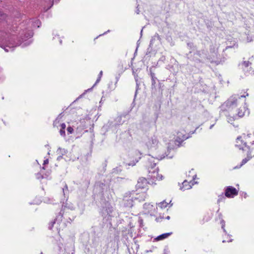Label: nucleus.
Returning a JSON list of instances; mask_svg holds the SVG:
<instances>
[{
    "label": "nucleus",
    "mask_w": 254,
    "mask_h": 254,
    "mask_svg": "<svg viewBox=\"0 0 254 254\" xmlns=\"http://www.w3.org/2000/svg\"><path fill=\"white\" fill-rule=\"evenodd\" d=\"M248 96V93L246 95H233L221 105V110L229 113L227 116L229 123L232 124L234 120L244 116L246 112L245 97Z\"/></svg>",
    "instance_id": "f257e3e1"
},
{
    "label": "nucleus",
    "mask_w": 254,
    "mask_h": 254,
    "mask_svg": "<svg viewBox=\"0 0 254 254\" xmlns=\"http://www.w3.org/2000/svg\"><path fill=\"white\" fill-rule=\"evenodd\" d=\"M41 22L38 19L29 20L27 23H20L17 27H13L11 32L14 34L13 40L16 42H20L19 46L23 41L33 36L32 28H38Z\"/></svg>",
    "instance_id": "f03ea898"
},
{
    "label": "nucleus",
    "mask_w": 254,
    "mask_h": 254,
    "mask_svg": "<svg viewBox=\"0 0 254 254\" xmlns=\"http://www.w3.org/2000/svg\"><path fill=\"white\" fill-rule=\"evenodd\" d=\"M14 34H10L4 31H0V47L6 52L13 51L20 44V42L13 40Z\"/></svg>",
    "instance_id": "7ed1b4c3"
},
{
    "label": "nucleus",
    "mask_w": 254,
    "mask_h": 254,
    "mask_svg": "<svg viewBox=\"0 0 254 254\" xmlns=\"http://www.w3.org/2000/svg\"><path fill=\"white\" fill-rule=\"evenodd\" d=\"M149 163L150 164L148 168V178L152 179V181L162 180L163 176L158 173L159 169L158 167H156V163L154 162V161L152 162L150 160L149 161Z\"/></svg>",
    "instance_id": "20e7f679"
},
{
    "label": "nucleus",
    "mask_w": 254,
    "mask_h": 254,
    "mask_svg": "<svg viewBox=\"0 0 254 254\" xmlns=\"http://www.w3.org/2000/svg\"><path fill=\"white\" fill-rule=\"evenodd\" d=\"M134 191L126 193L123 198L124 205L126 207L131 208L133 205L134 198H138Z\"/></svg>",
    "instance_id": "39448f33"
},
{
    "label": "nucleus",
    "mask_w": 254,
    "mask_h": 254,
    "mask_svg": "<svg viewBox=\"0 0 254 254\" xmlns=\"http://www.w3.org/2000/svg\"><path fill=\"white\" fill-rule=\"evenodd\" d=\"M159 143V140L157 136L155 135L148 137L147 139L145 141V145L148 149L152 151L157 148Z\"/></svg>",
    "instance_id": "423d86ee"
},
{
    "label": "nucleus",
    "mask_w": 254,
    "mask_h": 254,
    "mask_svg": "<svg viewBox=\"0 0 254 254\" xmlns=\"http://www.w3.org/2000/svg\"><path fill=\"white\" fill-rule=\"evenodd\" d=\"M218 49L217 46L214 47L210 48V53L208 56V59L210 62L214 63L217 64H220V61L218 59Z\"/></svg>",
    "instance_id": "0eeeda50"
},
{
    "label": "nucleus",
    "mask_w": 254,
    "mask_h": 254,
    "mask_svg": "<svg viewBox=\"0 0 254 254\" xmlns=\"http://www.w3.org/2000/svg\"><path fill=\"white\" fill-rule=\"evenodd\" d=\"M143 212L145 214L154 215L156 212L157 207L150 203H145L143 205Z\"/></svg>",
    "instance_id": "6e6552de"
},
{
    "label": "nucleus",
    "mask_w": 254,
    "mask_h": 254,
    "mask_svg": "<svg viewBox=\"0 0 254 254\" xmlns=\"http://www.w3.org/2000/svg\"><path fill=\"white\" fill-rule=\"evenodd\" d=\"M189 137V136L186 133V131L181 129L177 132L176 141L181 143Z\"/></svg>",
    "instance_id": "1a4fd4ad"
},
{
    "label": "nucleus",
    "mask_w": 254,
    "mask_h": 254,
    "mask_svg": "<svg viewBox=\"0 0 254 254\" xmlns=\"http://www.w3.org/2000/svg\"><path fill=\"white\" fill-rule=\"evenodd\" d=\"M238 193L237 190L231 186L228 187L225 190V196L227 197H233L234 196L237 195Z\"/></svg>",
    "instance_id": "9d476101"
},
{
    "label": "nucleus",
    "mask_w": 254,
    "mask_h": 254,
    "mask_svg": "<svg viewBox=\"0 0 254 254\" xmlns=\"http://www.w3.org/2000/svg\"><path fill=\"white\" fill-rule=\"evenodd\" d=\"M251 64V63L249 61H244L240 64L242 68L247 74H253L254 72V70H253L251 67L249 68V66Z\"/></svg>",
    "instance_id": "9b49d317"
},
{
    "label": "nucleus",
    "mask_w": 254,
    "mask_h": 254,
    "mask_svg": "<svg viewBox=\"0 0 254 254\" xmlns=\"http://www.w3.org/2000/svg\"><path fill=\"white\" fill-rule=\"evenodd\" d=\"M148 181L144 178H140L138 179L136 184V188L137 189H144L146 190L148 185Z\"/></svg>",
    "instance_id": "f8f14e48"
},
{
    "label": "nucleus",
    "mask_w": 254,
    "mask_h": 254,
    "mask_svg": "<svg viewBox=\"0 0 254 254\" xmlns=\"http://www.w3.org/2000/svg\"><path fill=\"white\" fill-rule=\"evenodd\" d=\"M236 146L240 149L243 150L244 147H247V143L242 140V136H239L236 139Z\"/></svg>",
    "instance_id": "ddd939ff"
},
{
    "label": "nucleus",
    "mask_w": 254,
    "mask_h": 254,
    "mask_svg": "<svg viewBox=\"0 0 254 254\" xmlns=\"http://www.w3.org/2000/svg\"><path fill=\"white\" fill-rule=\"evenodd\" d=\"M194 183L191 182V180L188 182L187 180L184 181L182 183V187L180 188V189L184 191L187 190H189L191 188L192 185H193Z\"/></svg>",
    "instance_id": "4468645a"
},
{
    "label": "nucleus",
    "mask_w": 254,
    "mask_h": 254,
    "mask_svg": "<svg viewBox=\"0 0 254 254\" xmlns=\"http://www.w3.org/2000/svg\"><path fill=\"white\" fill-rule=\"evenodd\" d=\"M64 214V213L62 212V210H61L60 212L59 213L58 215L57 216L55 220L53 222H52L51 223V225L49 226V229H51L52 228L54 224L56 223V222H57V223L59 224L62 221Z\"/></svg>",
    "instance_id": "2eb2a0df"
},
{
    "label": "nucleus",
    "mask_w": 254,
    "mask_h": 254,
    "mask_svg": "<svg viewBox=\"0 0 254 254\" xmlns=\"http://www.w3.org/2000/svg\"><path fill=\"white\" fill-rule=\"evenodd\" d=\"M135 193V196L138 198H134V200H138L139 201H144L147 196V194L145 191L137 193L134 191Z\"/></svg>",
    "instance_id": "dca6fc26"
},
{
    "label": "nucleus",
    "mask_w": 254,
    "mask_h": 254,
    "mask_svg": "<svg viewBox=\"0 0 254 254\" xmlns=\"http://www.w3.org/2000/svg\"><path fill=\"white\" fill-rule=\"evenodd\" d=\"M252 158H253V156L251 155V151H250L249 152H248V153L247 154V157L246 158L243 159L239 167L236 166L235 167H234V168L237 169V168H239L241 167L243 165L245 164L248 161H249Z\"/></svg>",
    "instance_id": "f3484780"
},
{
    "label": "nucleus",
    "mask_w": 254,
    "mask_h": 254,
    "mask_svg": "<svg viewBox=\"0 0 254 254\" xmlns=\"http://www.w3.org/2000/svg\"><path fill=\"white\" fill-rule=\"evenodd\" d=\"M172 234V232H170V233H164L163 234H161L159 236H158V237H157L156 238H155V240L156 241H160V240H164L167 238H168L169 236H170L171 234Z\"/></svg>",
    "instance_id": "a211bd4d"
},
{
    "label": "nucleus",
    "mask_w": 254,
    "mask_h": 254,
    "mask_svg": "<svg viewBox=\"0 0 254 254\" xmlns=\"http://www.w3.org/2000/svg\"><path fill=\"white\" fill-rule=\"evenodd\" d=\"M67 152V151L65 149L59 147L57 150V153L60 155V156L58 157V159L60 160L62 157V156L65 154Z\"/></svg>",
    "instance_id": "6ab92c4d"
},
{
    "label": "nucleus",
    "mask_w": 254,
    "mask_h": 254,
    "mask_svg": "<svg viewBox=\"0 0 254 254\" xmlns=\"http://www.w3.org/2000/svg\"><path fill=\"white\" fill-rule=\"evenodd\" d=\"M188 176H189V177H190L191 178V181L194 180L196 177V175L194 173V171L193 169H192L191 171H190L189 172Z\"/></svg>",
    "instance_id": "aec40b11"
},
{
    "label": "nucleus",
    "mask_w": 254,
    "mask_h": 254,
    "mask_svg": "<svg viewBox=\"0 0 254 254\" xmlns=\"http://www.w3.org/2000/svg\"><path fill=\"white\" fill-rule=\"evenodd\" d=\"M168 204L169 203L166 202L165 201H163L162 202L158 203V205L161 208H165L168 206Z\"/></svg>",
    "instance_id": "412c9836"
},
{
    "label": "nucleus",
    "mask_w": 254,
    "mask_h": 254,
    "mask_svg": "<svg viewBox=\"0 0 254 254\" xmlns=\"http://www.w3.org/2000/svg\"><path fill=\"white\" fill-rule=\"evenodd\" d=\"M151 80H152V85L153 86H155L156 83V81L157 80V78L155 76V74L154 73H151Z\"/></svg>",
    "instance_id": "4be33fe9"
},
{
    "label": "nucleus",
    "mask_w": 254,
    "mask_h": 254,
    "mask_svg": "<svg viewBox=\"0 0 254 254\" xmlns=\"http://www.w3.org/2000/svg\"><path fill=\"white\" fill-rule=\"evenodd\" d=\"M166 156L168 158H172V156H169L168 155H166V156H165V155L158 156H156V157L158 160H162L163 158H164Z\"/></svg>",
    "instance_id": "5701e85b"
},
{
    "label": "nucleus",
    "mask_w": 254,
    "mask_h": 254,
    "mask_svg": "<svg viewBox=\"0 0 254 254\" xmlns=\"http://www.w3.org/2000/svg\"><path fill=\"white\" fill-rule=\"evenodd\" d=\"M63 191L64 195L68 194V188L66 185L63 188Z\"/></svg>",
    "instance_id": "b1692460"
},
{
    "label": "nucleus",
    "mask_w": 254,
    "mask_h": 254,
    "mask_svg": "<svg viewBox=\"0 0 254 254\" xmlns=\"http://www.w3.org/2000/svg\"><path fill=\"white\" fill-rule=\"evenodd\" d=\"M221 227L223 229L224 232L226 234H227L226 231L225 229V221L224 220H221Z\"/></svg>",
    "instance_id": "393cba45"
},
{
    "label": "nucleus",
    "mask_w": 254,
    "mask_h": 254,
    "mask_svg": "<svg viewBox=\"0 0 254 254\" xmlns=\"http://www.w3.org/2000/svg\"><path fill=\"white\" fill-rule=\"evenodd\" d=\"M224 199H225L224 196L223 194L220 195L219 196V198L218 199L217 201L218 203H219L220 202L223 201Z\"/></svg>",
    "instance_id": "a878e982"
},
{
    "label": "nucleus",
    "mask_w": 254,
    "mask_h": 254,
    "mask_svg": "<svg viewBox=\"0 0 254 254\" xmlns=\"http://www.w3.org/2000/svg\"><path fill=\"white\" fill-rule=\"evenodd\" d=\"M65 129L61 128L60 130V133L61 135L64 137L65 136Z\"/></svg>",
    "instance_id": "bb28decb"
},
{
    "label": "nucleus",
    "mask_w": 254,
    "mask_h": 254,
    "mask_svg": "<svg viewBox=\"0 0 254 254\" xmlns=\"http://www.w3.org/2000/svg\"><path fill=\"white\" fill-rule=\"evenodd\" d=\"M67 131L68 133L71 134V133H72L73 132V128L72 127H68L67 128Z\"/></svg>",
    "instance_id": "cd10ccee"
},
{
    "label": "nucleus",
    "mask_w": 254,
    "mask_h": 254,
    "mask_svg": "<svg viewBox=\"0 0 254 254\" xmlns=\"http://www.w3.org/2000/svg\"><path fill=\"white\" fill-rule=\"evenodd\" d=\"M59 254H69V253H67L65 250L60 249Z\"/></svg>",
    "instance_id": "c85d7f7f"
},
{
    "label": "nucleus",
    "mask_w": 254,
    "mask_h": 254,
    "mask_svg": "<svg viewBox=\"0 0 254 254\" xmlns=\"http://www.w3.org/2000/svg\"><path fill=\"white\" fill-rule=\"evenodd\" d=\"M5 17V15L3 14L2 12L0 11V21L2 20L4 17Z\"/></svg>",
    "instance_id": "c756f323"
},
{
    "label": "nucleus",
    "mask_w": 254,
    "mask_h": 254,
    "mask_svg": "<svg viewBox=\"0 0 254 254\" xmlns=\"http://www.w3.org/2000/svg\"><path fill=\"white\" fill-rule=\"evenodd\" d=\"M36 178H37V179H40L43 178V177H42V176L41 175V174H40V173H38V174L36 175Z\"/></svg>",
    "instance_id": "7c9ffc66"
},
{
    "label": "nucleus",
    "mask_w": 254,
    "mask_h": 254,
    "mask_svg": "<svg viewBox=\"0 0 254 254\" xmlns=\"http://www.w3.org/2000/svg\"><path fill=\"white\" fill-rule=\"evenodd\" d=\"M61 128L65 129L66 127V125L64 123H63L61 125Z\"/></svg>",
    "instance_id": "2f4dec72"
},
{
    "label": "nucleus",
    "mask_w": 254,
    "mask_h": 254,
    "mask_svg": "<svg viewBox=\"0 0 254 254\" xmlns=\"http://www.w3.org/2000/svg\"><path fill=\"white\" fill-rule=\"evenodd\" d=\"M101 80V78L100 77H98V78H97V79L96 80V81L95 82V84H94V85L97 84V83H98Z\"/></svg>",
    "instance_id": "473e14b6"
},
{
    "label": "nucleus",
    "mask_w": 254,
    "mask_h": 254,
    "mask_svg": "<svg viewBox=\"0 0 254 254\" xmlns=\"http://www.w3.org/2000/svg\"><path fill=\"white\" fill-rule=\"evenodd\" d=\"M48 162H49L48 159H46L45 160H44L43 164L46 165V164H48Z\"/></svg>",
    "instance_id": "72a5a7b5"
},
{
    "label": "nucleus",
    "mask_w": 254,
    "mask_h": 254,
    "mask_svg": "<svg viewBox=\"0 0 254 254\" xmlns=\"http://www.w3.org/2000/svg\"><path fill=\"white\" fill-rule=\"evenodd\" d=\"M103 75V71H101L99 74V76L98 77H100V78H101L102 76Z\"/></svg>",
    "instance_id": "f704fd0d"
},
{
    "label": "nucleus",
    "mask_w": 254,
    "mask_h": 254,
    "mask_svg": "<svg viewBox=\"0 0 254 254\" xmlns=\"http://www.w3.org/2000/svg\"><path fill=\"white\" fill-rule=\"evenodd\" d=\"M138 162V160H136V161H135V162H134V163H132V164H128V165H132V166H133V165H134L135 164V163H136V162Z\"/></svg>",
    "instance_id": "c9c22d12"
},
{
    "label": "nucleus",
    "mask_w": 254,
    "mask_h": 254,
    "mask_svg": "<svg viewBox=\"0 0 254 254\" xmlns=\"http://www.w3.org/2000/svg\"><path fill=\"white\" fill-rule=\"evenodd\" d=\"M58 123V122H57V120H56L54 122V126H56L57 125V124Z\"/></svg>",
    "instance_id": "e433bc0d"
},
{
    "label": "nucleus",
    "mask_w": 254,
    "mask_h": 254,
    "mask_svg": "<svg viewBox=\"0 0 254 254\" xmlns=\"http://www.w3.org/2000/svg\"><path fill=\"white\" fill-rule=\"evenodd\" d=\"M58 39H59V41L60 43L61 44H62V40H61V39H60L59 37H58Z\"/></svg>",
    "instance_id": "4c0bfd02"
},
{
    "label": "nucleus",
    "mask_w": 254,
    "mask_h": 254,
    "mask_svg": "<svg viewBox=\"0 0 254 254\" xmlns=\"http://www.w3.org/2000/svg\"><path fill=\"white\" fill-rule=\"evenodd\" d=\"M139 221L140 224H141L142 223L143 220L142 219H140V220H139Z\"/></svg>",
    "instance_id": "58836bf2"
},
{
    "label": "nucleus",
    "mask_w": 254,
    "mask_h": 254,
    "mask_svg": "<svg viewBox=\"0 0 254 254\" xmlns=\"http://www.w3.org/2000/svg\"><path fill=\"white\" fill-rule=\"evenodd\" d=\"M214 125H212L211 126H210V129H211L212 128V127H213Z\"/></svg>",
    "instance_id": "ea45409f"
},
{
    "label": "nucleus",
    "mask_w": 254,
    "mask_h": 254,
    "mask_svg": "<svg viewBox=\"0 0 254 254\" xmlns=\"http://www.w3.org/2000/svg\"><path fill=\"white\" fill-rule=\"evenodd\" d=\"M232 239H230L229 241H228V242H231L232 241Z\"/></svg>",
    "instance_id": "a19ab883"
},
{
    "label": "nucleus",
    "mask_w": 254,
    "mask_h": 254,
    "mask_svg": "<svg viewBox=\"0 0 254 254\" xmlns=\"http://www.w3.org/2000/svg\"><path fill=\"white\" fill-rule=\"evenodd\" d=\"M118 120H121V118L120 117H119L117 118Z\"/></svg>",
    "instance_id": "79ce46f5"
},
{
    "label": "nucleus",
    "mask_w": 254,
    "mask_h": 254,
    "mask_svg": "<svg viewBox=\"0 0 254 254\" xmlns=\"http://www.w3.org/2000/svg\"><path fill=\"white\" fill-rule=\"evenodd\" d=\"M251 144L252 145H254V140L251 143Z\"/></svg>",
    "instance_id": "37998d69"
},
{
    "label": "nucleus",
    "mask_w": 254,
    "mask_h": 254,
    "mask_svg": "<svg viewBox=\"0 0 254 254\" xmlns=\"http://www.w3.org/2000/svg\"><path fill=\"white\" fill-rule=\"evenodd\" d=\"M166 219H170V216H167V217H166Z\"/></svg>",
    "instance_id": "c03bdc74"
},
{
    "label": "nucleus",
    "mask_w": 254,
    "mask_h": 254,
    "mask_svg": "<svg viewBox=\"0 0 254 254\" xmlns=\"http://www.w3.org/2000/svg\"><path fill=\"white\" fill-rule=\"evenodd\" d=\"M136 154H140V153L139 152H136Z\"/></svg>",
    "instance_id": "a18cd8bd"
},
{
    "label": "nucleus",
    "mask_w": 254,
    "mask_h": 254,
    "mask_svg": "<svg viewBox=\"0 0 254 254\" xmlns=\"http://www.w3.org/2000/svg\"><path fill=\"white\" fill-rule=\"evenodd\" d=\"M247 137H250V134H247Z\"/></svg>",
    "instance_id": "49530a36"
},
{
    "label": "nucleus",
    "mask_w": 254,
    "mask_h": 254,
    "mask_svg": "<svg viewBox=\"0 0 254 254\" xmlns=\"http://www.w3.org/2000/svg\"><path fill=\"white\" fill-rule=\"evenodd\" d=\"M66 208H67V207L66 206H64V209L65 210Z\"/></svg>",
    "instance_id": "de8ad7c7"
},
{
    "label": "nucleus",
    "mask_w": 254,
    "mask_h": 254,
    "mask_svg": "<svg viewBox=\"0 0 254 254\" xmlns=\"http://www.w3.org/2000/svg\"><path fill=\"white\" fill-rule=\"evenodd\" d=\"M225 242H226V241H225V240H223V241H222V242H223V243H225Z\"/></svg>",
    "instance_id": "09e8293b"
},
{
    "label": "nucleus",
    "mask_w": 254,
    "mask_h": 254,
    "mask_svg": "<svg viewBox=\"0 0 254 254\" xmlns=\"http://www.w3.org/2000/svg\"><path fill=\"white\" fill-rule=\"evenodd\" d=\"M137 13L138 14L139 13V12H138V10H137Z\"/></svg>",
    "instance_id": "8fccbe9b"
}]
</instances>
